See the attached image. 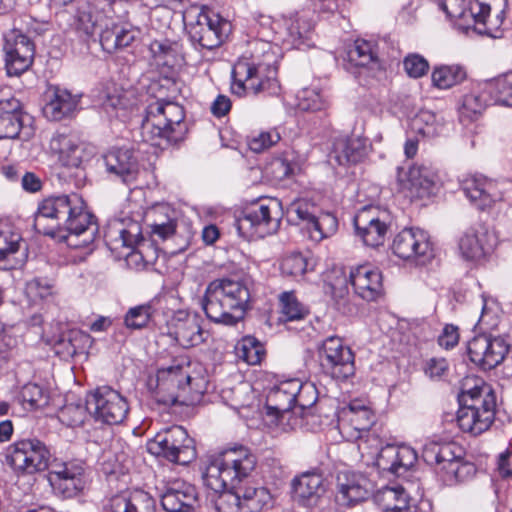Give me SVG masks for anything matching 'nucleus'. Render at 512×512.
Masks as SVG:
<instances>
[{"mask_svg":"<svg viewBox=\"0 0 512 512\" xmlns=\"http://www.w3.org/2000/svg\"><path fill=\"white\" fill-rule=\"evenodd\" d=\"M466 78V71L460 65H443L432 72V82L440 89H448L461 83Z\"/></svg>","mask_w":512,"mask_h":512,"instance_id":"obj_49","label":"nucleus"},{"mask_svg":"<svg viewBox=\"0 0 512 512\" xmlns=\"http://www.w3.org/2000/svg\"><path fill=\"white\" fill-rule=\"evenodd\" d=\"M318 400V391L316 386L311 382H301L297 379V387L295 393V410L296 416L300 418L313 417L315 413V404Z\"/></svg>","mask_w":512,"mask_h":512,"instance_id":"obj_44","label":"nucleus"},{"mask_svg":"<svg viewBox=\"0 0 512 512\" xmlns=\"http://www.w3.org/2000/svg\"><path fill=\"white\" fill-rule=\"evenodd\" d=\"M493 235L483 223H475L469 227L459 239V250L468 261H479L493 249Z\"/></svg>","mask_w":512,"mask_h":512,"instance_id":"obj_24","label":"nucleus"},{"mask_svg":"<svg viewBox=\"0 0 512 512\" xmlns=\"http://www.w3.org/2000/svg\"><path fill=\"white\" fill-rule=\"evenodd\" d=\"M76 18V30L86 38L92 37L98 29H101L105 21L103 13L89 5L79 7Z\"/></svg>","mask_w":512,"mask_h":512,"instance_id":"obj_45","label":"nucleus"},{"mask_svg":"<svg viewBox=\"0 0 512 512\" xmlns=\"http://www.w3.org/2000/svg\"><path fill=\"white\" fill-rule=\"evenodd\" d=\"M257 457L243 445L225 449L207 458L202 468L204 485L212 491L238 488L242 512H260L271 505L272 496L265 487L249 484Z\"/></svg>","mask_w":512,"mask_h":512,"instance_id":"obj_1","label":"nucleus"},{"mask_svg":"<svg viewBox=\"0 0 512 512\" xmlns=\"http://www.w3.org/2000/svg\"><path fill=\"white\" fill-rule=\"evenodd\" d=\"M284 276L302 277L308 270V261L301 253L286 256L280 266Z\"/></svg>","mask_w":512,"mask_h":512,"instance_id":"obj_60","label":"nucleus"},{"mask_svg":"<svg viewBox=\"0 0 512 512\" xmlns=\"http://www.w3.org/2000/svg\"><path fill=\"white\" fill-rule=\"evenodd\" d=\"M87 406L83 407L81 405H67L65 406L59 414L60 421L71 428L80 427L84 424L85 419L87 417Z\"/></svg>","mask_w":512,"mask_h":512,"instance_id":"obj_62","label":"nucleus"},{"mask_svg":"<svg viewBox=\"0 0 512 512\" xmlns=\"http://www.w3.org/2000/svg\"><path fill=\"white\" fill-rule=\"evenodd\" d=\"M489 104H491V98L486 93V83H478L473 85L470 91L463 95L461 113L472 118L481 114Z\"/></svg>","mask_w":512,"mask_h":512,"instance_id":"obj_43","label":"nucleus"},{"mask_svg":"<svg viewBox=\"0 0 512 512\" xmlns=\"http://www.w3.org/2000/svg\"><path fill=\"white\" fill-rule=\"evenodd\" d=\"M393 253L401 259H419L424 263L432 257L428 234L421 229L406 228L399 232L392 243Z\"/></svg>","mask_w":512,"mask_h":512,"instance_id":"obj_21","label":"nucleus"},{"mask_svg":"<svg viewBox=\"0 0 512 512\" xmlns=\"http://www.w3.org/2000/svg\"><path fill=\"white\" fill-rule=\"evenodd\" d=\"M356 235L369 247L384 244L390 228V217L377 206H364L353 219Z\"/></svg>","mask_w":512,"mask_h":512,"instance_id":"obj_14","label":"nucleus"},{"mask_svg":"<svg viewBox=\"0 0 512 512\" xmlns=\"http://www.w3.org/2000/svg\"><path fill=\"white\" fill-rule=\"evenodd\" d=\"M141 133L144 141L158 147L183 141L188 133L184 108L164 99L150 103L145 110Z\"/></svg>","mask_w":512,"mask_h":512,"instance_id":"obj_5","label":"nucleus"},{"mask_svg":"<svg viewBox=\"0 0 512 512\" xmlns=\"http://www.w3.org/2000/svg\"><path fill=\"white\" fill-rule=\"evenodd\" d=\"M21 236L10 230L0 231V269L11 270L16 263L14 255L20 247Z\"/></svg>","mask_w":512,"mask_h":512,"instance_id":"obj_48","label":"nucleus"},{"mask_svg":"<svg viewBox=\"0 0 512 512\" xmlns=\"http://www.w3.org/2000/svg\"><path fill=\"white\" fill-rule=\"evenodd\" d=\"M411 129L423 138H434L443 132L444 125L433 112L422 110L412 118Z\"/></svg>","mask_w":512,"mask_h":512,"instance_id":"obj_46","label":"nucleus"},{"mask_svg":"<svg viewBox=\"0 0 512 512\" xmlns=\"http://www.w3.org/2000/svg\"><path fill=\"white\" fill-rule=\"evenodd\" d=\"M336 486V500L348 506L366 500L372 489L367 477L352 471H340L337 474Z\"/></svg>","mask_w":512,"mask_h":512,"instance_id":"obj_25","label":"nucleus"},{"mask_svg":"<svg viewBox=\"0 0 512 512\" xmlns=\"http://www.w3.org/2000/svg\"><path fill=\"white\" fill-rule=\"evenodd\" d=\"M50 149L66 168H79L84 159V144L75 135L56 134L50 141Z\"/></svg>","mask_w":512,"mask_h":512,"instance_id":"obj_32","label":"nucleus"},{"mask_svg":"<svg viewBox=\"0 0 512 512\" xmlns=\"http://www.w3.org/2000/svg\"><path fill=\"white\" fill-rule=\"evenodd\" d=\"M168 336L183 348H191L204 342L201 317L188 310H177L167 323Z\"/></svg>","mask_w":512,"mask_h":512,"instance_id":"obj_18","label":"nucleus"},{"mask_svg":"<svg viewBox=\"0 0 512 512\" xmlns=\"http://www.w3.org/2000/svg\"><path fill=\"white\" fill-rule=\"evenodd\" d=\"M281 311L286 321L303 319L308 310L298 301L293 292H283L280 296Z\"/></svg>","mask_w":512,"mask_h":512,"instance_id":"obj_55","label":"nucleus"},{"mask_svg":"<svg viewBox=\"0 0 512 512\" xmlns=\"http://www.w3.org/2000/svg\"><path fill=\"white\" fill-rule=\"evenodd\" d=\"M318 359L323 373L333 379L345 380L354 374V353L339 337L330 336L322 341Z\"/></svg>","mask_w":512,"mask_h":512,"instance_id":"obj_12","label":"nucleus"},{"mask_svg":"<svg viewBox=\"0 0 512 512\" xmlns=\"http://www.w3.org/2000/svg\"><path fill=\"white\" fill-rule=\"evenodd\" d=\"M70 478H48L54 494L64 499H69L79 495L85 488L86 478L76 476Z\"/></svg>","mask_w":512,"mask_h":512,"instance_id":"obj_51","label":"nucleus"},{"mask_svg":"<svg viewBox=\"0 0 512 512\" xmlns=\"http://www.w3.org/2000/svg\"><path fill=\"white\" fill-rule=\"evenodd\" d=\"M104 239L111 251L118 252L121 248H127L124 219H114L109 222L104 233Z\"/></svg>","mask_w":512,"mask_h":512,"instance_id":"obj_57","label":"nucleus"},{"mask_svg":"<svg viewBox=\"0 0 512 512\" xmlns=\"http://www.w3.org/2000/svg\"><path fill=\"white\" fill-rule=\"evenodd\" d=\"M439 7L444 11L448 18L455 19L461 29L473 28L479 34H484L492 38L502 37L500 25L503 23V11L496 16L498 25L487 21L490 6L486 3L471 0H442Z\"/></svg>","mask_w":512,"mask_h":512,"instance_id":"obj_7","label":"nucleus"},{"mask_svg":"<svg viewBox=\"0 0 512 512\" xmlns=\"http://www.w3.org/2000/svg\"><path fill=\"white\" fill-rule=\"evenodd\" d=\"M149 52L157 66L173 69L184 61L181 44L169 39L153 40Z\"/></svg>","mask_w":512,"mask_h":512,"instance_id":"obj_39","label":"nucleus"},{"mask_svg":"<svg viewBox=\"0 0 512 512\" xmlns=\"http://www.w3.org/2000/svg\"><path fill=\"white\" fill-rule=\"evenodd\" d=\"M77 473V477L86 478V464L79 459H73L64 462H54L48 478H70Z\"/></svg>","mask_w":512,"mask_h":512,"instance_id":"obj_58","label":"nucleus"},{"mask_svg":"<svg viewBox=\"0 0 512 512\" xmlns=\"http://www.w3.org/2000/svg\"><path fill=\"white\" fill-rule=\"evenodd\" d=\"M66 342L74 343L72 347L66 348V354L74 356L82 351L86 344L90 342V336L81 330L72 329L64 333L59 340V344H65Z\"/></svg>","mask_w":512,"mask_h":512,"instance_id":"obj_63","label":"nucleus"},{"mask_svg":"<svg viewBox=\"0 0 512 512\" xmlns=\"http://www.w3.org/2000/svg\"><path fill=\"white\" fill-rule=\"evenodd\" d=\"M189 40L196 49L212 50L219 47L231 32V23L219 13L202 7L195 16L191 13L185 19Z\"/></svg>","mask_w":512,"mask_h":512,"instance_id":"obj_8","label":"nucleus"},{"mask_svg":"<svg viewBox=\"0 0 512 512\" xmlns=\"http://www.w3.org/2000/svg\"><path fill=\"white\" fill-rule=\"evenodd\" d=\"M453 448H455V446L451 443H429L425 445L422 457L428 465H436L440 467L443 460H449L448 458L453 457Z\"/></svg>","mask_w":512,"mask_h":512,"instance_id":"obj_56","label":"nucleus"},{"mask_svg":"<svg viewBox=\"0 0 512 512\" xmlns=\"http://www.w3.org/2000/svg\"><path fill=\"white\" fill-rule=\"evenodd\" d=\"M492 400L493 412L496 411V396L489 384L481 378H466L462 384L461 392L458 396L460 408L476 407L485 409L483 402Z\"/></svg>","mask_w":512,"mask_h":512,"instance_id":"obj_36","label":"nucleus"},{"mask_svg":"<svg viewBox=\"0 0 512 512\" xmlns=\"http://www.w3.org/2000/svg\"><path fill=\"white\" fill-rule=\"evenodd\" d=\"M318 208L307 200H297L288 208L290 217L293 215L303 224L314 240H322L333 235L338 228V220L331 213L317 214Z\"/></svg>","mask_w":512,"mask_h":512,"instance_id":"obj_15","label":"nucleus"},{"mask_svg":"<svg viewBox=\"0 0 512 512\" xmlns=\"http://www.w3.org/2000/svg\"><path fill=\"white\" fill-rule=\"evenodd\" d=\"M403 67L409 77L417 79L428 72L429 63L423 56L414 53L404 58Z\"/></svg>","mask_w":512,"mask_h":512,"instance_id":"obj_64","label":"nucleus"},{"mask_svg":"<svg viewBox=\"0 0 512 512\" xmlns=\"http://www.w3.org/2000/svg\"><path fill=\"white\" fill-rule=\"evenodd\" d=\"M462 191L478 209L484 210L501 199L495 192V184L481 175L467 177L462 182Z\"/></svg>","mask_w":512,"mask_h":512,"instance_id":"obj_35","label":"nucleus"},{"mask_svg":"<svg viewBox=\"0 0 512 512\" xmlns=\"http://www.w3.org/2000/svg\"><path fill=\"white\" fill-rule=\"evenodd\" d=\"M238 356L250 365L261 362L264 356V349L261 343L252 336H246L237 346Z\"/></svg>","mask_w":512,"mask_h":512,"instance_id":"obj_54","label":"nucleus"},{"mask_svg":"<svg viewBox=\"0 0 512 512\" xmlns=\"http://www.w3.org/2000/svg\"><path fill=\"white\" fill-rule=\"evenodd\" d=\"M470 360L484 370H491L505 359L509 345L501 337L480 334L468 342Z\"/></svg>","mask_w":512,"mask_h":512,"instance_id":"obj_17","label":"nucleus"},{"mask_svg":"<svg viewBox=\"0 0 512 512\" xmlns=\"http://www.w3.org/2000/svg\"><path fill=\"white\" fill-rule=\"evenodd\" d=\"M30 117L23 113L20 102L11 98L0 101V138L16 139L26 129Z\"/></svg>","mask_w":512,"mask_h":512,"instance_id":"obj_34","label":"nucleus"},{"mask_svg":"<svg viewBox=\"0 0 512 512\" xmlns=\"http://www.w3.org/2000/svg\"><path fill=\"white\" fill-rule=\"evenodd\" d=\"M173 364L157 371L156 379H150L148 386L152 391L153 399L161 405L173 406L177 403H186L193 399V394L203 393L202 379L192 378L189 372L190 364Z\"/></svg>","mask_w":512,"mask_h":512,"instance_id":"obj_6","label":"nucleus"},{"mask_svg":"<svg viewBox=\"0 0 512 512\" xmlns=\"http://www.w3.org/2000/svg\"><path fill=\"white\" fill-rule=\"evenodd\" d=\"M417 461V453L407 445H386L381 448L376 458L379 469L392 474L405 473Z\"/></svg>","mask_w":512,"mask_h":512,"instance_id":"obj_26","label":"nucleus"},{"mask_svg":"<svg viewBox=\"0 0 512 512\" xmlns=\"http://www.w3.org/2000/svg\"><path fill=\"white\" fill-rule=\"evenodd\" d=\"M281 203L276 199L258 201L246 208L234 226L246 240L264 238L277 231L280 225Z\"/></svg>","mask_w":512,"mask_h":512,"instance_id":"obj_9","label":"nucleus"},{"mask_svg":"<svg viewBox=\"0 0 512 512\" xmlns=\"http://www.w3.org/2000/svg\"><path fill=\"white\" fill-rule=\"evenodd\" d=\"M297 387V379H291L282 382L280 385L272 389L266 399V414L275 416L277 425H284L285 421L292 428L298 425V418L295 410V393Z\"/></svg>","mask_w":512,"mask_h":512,"instance_id":"obj_19","label":"nucleus"},{"mask_svg":"<svg viewBox=\"0 0 512 512\" xmlns=\"http://www.w3.org/2000/svg\"><path fill=\"white\" fill-rule=\"evenodd\" d=\"M249 299L250 291L244 281L222 278L207 286L201 306L209 320L233 326L244 318Z\"/></svg>","mask_w":512,"mask_h":512,"instance_id":"obj_4","label":"nucleus"},{"mask_svg":"<svg viewBox=\"0 0 512 512\" xmlns=\"http://www.w3.org/2000/svg\"><path fill=\"white\" fill-rule=\"evenodd\" d=\"M368 139L360 136L338 138L334 142L332 157L339 165L357 164L368 155Z\"/></svg>","mask_w":512,"mask_h":512,"instance_id":"obj_38","label":"nucleus"},{"mask_svg":"<svg viewBox=\"0 0 512 512\" xmlns=\"http://www.w3.org/2000/svg\"><path fill=\"white\" fill-rule=\"evenodd\" d=\"M106 172L123 183H133L139 172L138 158L132 148L113 147L102 155Z\"/></svg>","mask_w":512,"mask_h":512,"instance_id":"obj_22","label":"nucleus"},{"mask_svg":"<svg viewBox=\"0 0 512 512\" xmlns=\"http://www.w3.org/2000/svg\"><path fill=\"white\" fill-rule=\"evenodd\" d=\"M196 502L195 486L181 479L167 482L160 494V503L166 512H190Z\"/></svg>","mask_w":512,"mask_h":512,"instance_id":"obj_23","label":"nucleus"},{"mask_svg":"<svg viewBox=\"0 0 512 512\" xmlns=\"http://www.w3.org/2000/svg\"><path fill=\"white\" fill-rule=\"evenodd\" d=\"M297 107L304 112L326 110L329 107L328 96L319 88H303L297 94Z\"/></svg>","mask_w":512,"mask_h":512,"instance_id":"obj_47","label":"nucleus"},{"mask_svg":"<svg viewBox=\"0 0 512 512\" xmlns=\"http://www.w3.org/2000/svg\"><path fill=\"white\" fill-rule=\"evenodd\" d=\"M349 280L355 294L365 301H375L382 294V275L368 265L352 268Z\"/></svg>","mask_w":512,"mask_h":512,"instance_id":"obj_27","label":"nucleus"},{"mask_svg":"<svg viewBox=\"0 0 512 512\" xmlns=\"http://www.w3.org/2000/svg\"><path fill=\"white\" fill-rule=\"evenodd\" d=\"M147 450L180 465H187L196 458L194 440L189 437L186 429L177 425L158 432L148 441Z\"/></svg>","mask_w":512,"mask_h":512,"instance_id":"obj_11","label":"nucleus"},{"mask_svg":"<svg viewBox=\"0 0 512 512\" xmlns=\"http://www.w3.org/2000/svg\"><path fill=\"white\" fill-rule=\"evenodd\" d=\"M48 401L49 394L47 390L36 383H27L19 393L20 404L29 411L45 407Z\"/></svg>","mask_w":512,"mask_h":512,"instance_id":"obj_50","label":"nucleus"},{"mask_svg":"<svg viewBox=\"0 0 512 512\" xmlns=\"http://www.w3.org/2000/svg\"><path fill=\"white\" fill-rule=\"evenodd\" d=\"M278 55L271 43L256 41L249 57H241L232 70L231 90L238 96L266 93L276 95Z\"/></svg>","mask_w":512,"mask_h":512,"instance_id":"obj_3","label":"nucleus"},{"mask_svg":"<svg viewBox=\"0 0 512 512\" xmlns=\"http://www.w3.org/2000/svg\"><path fill=\"white\" fill-rule=\"evenodd\" d=\"M348 61L357 67H365L371 71L381 68L377 54L373 49V44L363 39H357L347 53Z\"/></svg>","mask_w":512,"mask_h":512,"instance_id":"obj_41","label":"nucleus"},{"mask_svg":"<svg viewBox=\"0 0 512 512\" xmlns=\"http://www.w3.org/2000/svg\"><path fill=\"white\" fill-rule=\"evenodd\" d=\"M6 463L18 475H34L51 465L50 448L36 437L16 440L6 448Z\"/></svg>","mask_w":512,"mask_h":512,"instance_id":"obj_10","label":"nucleus"},{"mask_svg":"<svg viewBox=\"0 0 512 512\" xmlns=\"http://www.w3.org/2000/svg\"><path fill=\"white\" fill-rule=\"evenodd\" d=\"M219 495L214 500L215 509L218 512H242L241 495L238 488H226L215 491Z\"/></svg>","mask_w":512,"mask_h":512,"instance_id":"obj_53","label":"nucleus"},{"mask_svg":"<svg viewBox=\"0 0 512 512\" xmlns=\"http://www.w3.org/2000/svg\"><path fill=\"white\" fill-rule=\"evenodd\" d=\"M111 512H155L156 501L141 489L125 490L113 495L109 500Z\"/></svg>","mask_w":512,"mask_h":512,"instance_id":"obj_33","label":"nucleus"},{"mask_svg":"<svg viewBox=\"0 0 512 512\" xmlns=\"http://www.w3.org/2000/svg\"><path fill=\"white\" fill-rule=\"evenodd\" d=\"M349 274L342 267H334L324 275V292L329 295L337 310L343 314L352 313L349 301Z\"/></svg>","mask_w":512,"mask_h":512,"instance_id":"obj_30","label":"nucleus"},{"mask_svg":"<svg viewBox=\"0 0 512 512\" xmlns=\"http://www.w3.org/2000/svg\"><path fill=\"white\" fill-rule=\"evenodd\" d=\"M131 93L124 91L120 88L114 87L112 91H108L103 99V107L109 111L111 110H126L134 105L131 99Z\"/></svg>","mask_w":512,"mask_h":512,"instance_id":"obj_61","label":"nucleus"},{"mask_svg":"<svg viewBox=\"0 0 512 512\" xmlns=\"http://www.w3.org/2000/svg\"><path fill=\"white\" fill-rule=\"evenodd\" d=\"M124 234L127 239V249L133 250L135 247L138 249V253L146 261L150 262L151 259H146L145 247L147 246L143 237L141 225L137 221L131 219L124 220Z\"/></svg>","mask_w":512,"mask_h":512,"instance_id":"obj_59","label":"nucleus"},{"mask_svg":"<svg viewBox=\"0 0 512 512\" xmlns=\"http://www.w3.org/2000/svg\"><path fill=\"white\" fill-rule=\"evenodd\" d=\"M491 104L512 108V72L485 81Z\"/></svg>","mask_w":512,"mask_h":512,"instance_id":"obj_42","label":"nucleus"},{"mask_svg":"<svg viewBox=\"0 0 512 512\" xmlns=\"http://www.w3.org/2000/svg\"><path fill=\"white\" fill-rule=\"evenodd\" d=\"M87 409L95 420L108 425L120 424L127 416L126 399L109 386L96 388L87 398Z\"/></svg>","mask_w":512,"mask_h":512,"instance_id":"obj_13","label":"nucleus"},{"mask_svg":"<svg viewBox=\"0 0 512 512\" xmlns=\"http://www.w3.org/2000/svg\"><path fill=\"white\" fill-rule=\"evenodd\" d=\"M5 65L9 76H19L33 63L35 47L20 30L13 29L4 36Z\"/></svg>","mask_w":512,"mask_h":512,"instance_id":"obj_16","label":"nucleus"},{"mask_svg":"<svg viewBox=\"0 0 512 512\" xmlns=\"http://www.w3.org/2000/svg\"><path fill=\"white\" fill-rule=\"evenodd\" d=\"M294 496L307 504H311L314 499L320 497L326 490L322 474L305 472L292 482Z\"/></svg>","mask_w":512,"mask_h":512,"instance_id":"obj_40","label":"nucleus"},{"mask_svg":"<svg viewBox=\"0 0 512 512\" xmlns=\"http://www.w3.org/2000/svg\"><path fill=\"white\" fill-rule=\"evenodd\" d=\"M33 227L53 238L83 235L81 245L91 243L98 230L95 217L86 210L84 200L77 193L52 195L39 202Z\"/></svg>","mask_w":512,"mask_h":512,"instance_id":"obj_2","label":"nucleus"},{"mask_svg":"<svg viewBox=\"0 0 512 512\" xmlns=\"http://www.w3.org/2000/svg\"><path fill=\"white\" fill-rule=\"evenodd\" d=\"M153 314L150 304L137 305L128 309L124 316V325L130 330H139L147 327Z\"/></svg>","mask_w":512,"mask_h":512,"instance_id":"obj_52","label":"nucleus"},{"mask_svg":"<svg viewBox=\"0 0 512 512\" xmlns=\"http://www.w3.org/2000/svg\"><path fill=\"white\" fill-rule=\"evenodd\" d=\"M485 409L459 408L456 416V422L459 428L466 433L477 436L487 431L495 419L492 400L483 402Z\"/></svg>","mask_w":512,"mask_h":512,"instance_id":"obj_31","label":"nucleus"},{"mask_svg":"<svg viewBox=\"0 0 512 512\" xmlns=\"http://www.w3.org/2000/svg\"><path fill=\"white\" fill-rule=\"evenodd\" d=\"M397 180L402 190L410 193L411 197L424 198L433 193L439 177L431 164H416L408 169H397Z\"/></svg>","mask_w":512,"mask_h":512,"instance_id":"obj_20","label":"nucleus"},{"mask_svg":"<svg viewBox=\"0 0 512 512\" xmlns=\"http://www.w3.org/2000/svg\"><path fill=\"white\" fill-rule=\"evenodd\" d=\"M373 500L383 512H415L416 510L413 499L400 485L382 487L373 495Z\"/></svg>","mask_w":512,"mask_h":512,"instance_id":"obj_37","label":"nucleus"},{"mask_svg":"<svg viewBox=\"0 0 512 512\" xmlns=\"http://www.w3.org/2000/svg\"><path fill=\"white\" fill-rule=\"evenodd\" d=\"M283 24L286 31L284 41L293 48L310 46L314 22L308 11L294 12L283 16Z\"/></svg>","mask_w":512,"mask_h":512,"instance_id":"obj_28","label":"nucleus"},{"mask_svg":"<svg viewBox=\"0 0 512 512\" xmlns=\"http://www.w3.org/2000/svg\"><path fill=\"white\" fill-rule=\"evenodd\" d=\"M45 95L47 101L43 113L50 120L60 121L70 117L79 104L78 96L59 86L50 85Z\"/></svg>","mask_w":512,"mask_h":512,"instance_id":"obj_29","label":"nucleus"}]
</instances>
